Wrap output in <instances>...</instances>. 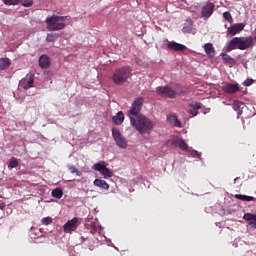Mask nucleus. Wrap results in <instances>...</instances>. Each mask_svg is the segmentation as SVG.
<instances>
[{"label": "nucleus", "mask_w": 256, "mask_h": 256, "mask_svg": "<svg viewBox=\"0 0 256 256\" xmlns=\"http://www.w3.org/2000/svg\"><path fill=\"white\" fill-rule=\"evenodd\" d=\"M35 76L33 74H27L24 79L21 81V85L23 89L27 91V89H31L33 87Z\"/></svg>", "instance_id": "obj_13"}, {"label": "nucleus", "mask_w": 256, "mask_h": 256, "mask_svg": "<svg viewBox=\"0 0 256 256\" xmlns=\"http://www.w3.org/2000/svg\"><path fill=\"white\" fill-rule=\"evenodd\" d=\"M241 113H242L241 111H240V112H238V117L241 115Z\"/></svg>", "instance_id": "obj_43"}, {"label": "nucleus", "mask_w": 256, "mask_h": 256, "mask_svg": "<svg viewBox=\"0 0 256 256\" xmlns=\"http://www.w3.org/2000/svg\"><path fill=\"white\" fill-rule=\"evenodd\" d=\"M77 227H79V218L74 217L63 225V231L64 233H73V231H77Z\"/></svg>", "instance_id": "obj_9"}, {"label": "nucleus", "mask_w": 256, "mask_h": 256, "mask_svg": "<svg viewBox=\"0 0 256 256\" xmlns=\"http://www.w3.org/2000/svg\"><path fill=\"white\" fill-rule=\"evenodd\" d=\"M254 46H255V38H253V36L234 37L229 41L226 47V51L228 53L231 51H235V49H239L240 51H245L247 49H251V47H254Z\"/></svg>", "instance_id": "obj_1"}, {"label": "nucleus", "mask_w": 256, "mask_h": 256, "mask_svg": "<svg viewBox=\"0 0 256 256\" xmlns=\"http://www.w3.org/2000/svg\"><path fill=\"white\" fill-rule=\"evenodd\" d=\"M68 169L70 173L76 174L78 177H81V172L74 165L69 166Z\"/></svg>", "instance_id": "obj_28"}, {"label": "nucleus", "mask_w": 256, "mask_h": 256, "mask_svg": "<svg viewBox=\"0 0 256 256\" xmlns=\"http://www.w3.org/2000/svg\"><path fill=\"white\" fill-rule=\"evenodd\" d=\"M190 31H193V20L187 19L182 28V32L189 33Z\"/></svg>", "instance_id": "obj_22"}, {"label": "nucleus", "mask_w": 256, "mask_h": 256, "mask_svg": "<svg viewBox=\"0 0 256 256\" xmlns=\"http://www.w3.org/2000/svg\"><path fill=\"white\" fill-rule=\"evenodd\" d=\"M114 125H122L125 121V114L123 111H119L115 116L112 117Z\"/></svg>", "instance_id": "obj_18"}, {"label": "nucleus", "mask_w": 256, "mask_h": 256, "mask_svg": "<svg viewBox=\"0 0 256 256\" xmlns=\"http://www.w3.org/2000/svg\"><path fill=\"white\" fill-rule=\"evenodd\" d=\"M52 197H55L56 199H61L63 197V190L61 188H55L52 190Z\"/></svg>", "instance_id": "obj_26"}, {"label": "nucleus", "mask_w": 256, "mask_h": 256, "mask_svg": "<svg viewBox=\"0 0 256 256\" xmlns=\"http://www.w3.org/2000/svg\"><path fill=\"white\" fill-rule=\"evenodd\" d=\"M191 107H192L193 109H201V103L196 102V103H194V104H191Z\"/></svg>", "instance_id": "obj_37"}, {"label": "nucleus", "mask_w": 256, "mask_h": 256, "mask_svg": "<svg viewBox=\"0 0 256 256\" xmlns=\"http://www.w3.org/2000/svg\"><path fill=\"white\" fill-rule=\"evenodd\" d=\"M243 219L248 222L250 229H256V214L245 213Z\"/></svg>", "instance_id": "obj_14"}, {"label": "nucleus", "mask_w": 256, "mask_h": 256, "mask_svg": "<svg viewBox=\"0 0 256 256\" xmlns=\"http://www.w3.org/2000/svg\"><path fill=\"white\" fill-rule=\"evenodd\" d=\"M205 53L208 57H215V48H213V44L207 43L204 45Z\"/></svg>", "instance_id": "obj_21"}, {"label": "nucleus", "mask_w": 256, "mask_h": 256, "mask_svg": "<svg viewBox=\"0 0 256 256\" xmlns=\"http://www.w3.org/2000/svg\"><path fill=\"white\" fill-rule=\"evenodd\" d=\"M190 115H193V117H196V115H199V111L197 109H191L188 111Z\"/></svg>", "instance_id": "obj_36"}, {"label": "nucleus", "mask_w": 256, "mask_h": 256, "mask_svg": "<svg viewBox=\"0 0 256 256\" xmlns=\"http://www.w3.org/2000/svg\"><path fill=\"white\" fill-rule=\"evenodd\" d=\"M65 21H71V16H59L55 14L48 16L45 20L46 29L48 31H63L67 27Z\"/></svg>", "instance_id": "obj_2"}, {"label": "nucleus", "mask_w": 256, "mask_h": 256, "mask_svg": "<svg viewBox=\"0 0 256 256\" xmlns=\"http://www.w3.org/2000/svg\"><path fill=\"white\" fill-rule=\"evenodd\" d=\"M81 241L82 242L85 241V237L81 236Z\"/></svg>", "instance_id": "obj_41"}, {"label": "nucleus", "mask_w": 256, "mask_h": 256, "mask_svg": "<svg viewBox=\"0 0 256 256\" xmlns=\"http://www.w3.org/2000/svg\"><path fill=\"white\" fill-rule=\"evenodd\" d=\"M42 225H51V223H53V218L51 217H44L42 218Z\"/></svg>", "instance_id": "obj_32"}, {"label": "nucleus", "mask_w": 256, "mask_h": 256, "mask_svg": "<svg viewBox=\"0 0 256 256\" xmlns=\"http://www.w3.org/2000/svg\"><path fill=\"white\" fill-rule=\"evenodd\" d=\"M143 103H145V99L143 97H138L132 103L131 109L128 111V117L131 119L132 117H138L141 112V108L143 107Z\"/></svg>", "instance_id": "obj_7"}, {"label": "nucleus", "mask_w": 256, "mask_h": 256, "mask_svg": "<svg viewBox=\"0 0 256 256\" xmlns=\"http://www.w3.org/2000/svg\"><path fill=\"white\" fill-rule=\"evenodd\" d=\"M243 29H245V25L243 23H237L229 27L227 33L231 37H235V35H237V33H241Z\"/></svg>", "instance_id": "obj_12"}, {"label": "nucleus", "mask_w": 256, "mask_h": 256, "mask_svg": "<svg viewBox=\"0 0 256 256\" xmlns=\"http://www.w3.org/2000/svg\"><path fill=\"white\" fill-rule=\"evenodd\" d=\"M0 209H1V211H3L5 209V204L4 203L0 204Z\"/></svg>", "instance_id": "obj_38"}, {"label": "nucleus", "mask_w": 256, "mask_h": 256, "mask_svg": "<svg viewBox=\"0 0 256 256\" xmlns=\"http://www.w3.org/2000/svg\"><path fill=\"white\" fill-rule=\"evenodd\" d=\"M131 125L133 128L136 129V131H139L141 133V135H143V133H147L148 131H151V129H153V122L143 116V115H138L136 117H132L130 119Z\"/></svg>", "instance_id": "obj_3"}, {"label": "nucleus", "mask_w": 256, "mask_h": 256, "mask_svg": "<svg viewBox=\"0 0 256 256\" xmlns=\"http://www.w3.org/2000/svg\"><path fill=\"white\" fill-rule=\"evenodd\" d=\"M16 167H19L17 159L11 160L8 164V169H15Z\"/></svg>", "instance_id": "obj_30"}, {"label": "nucleus", "mask_w": 256, "mask_h": 256, "mask_svg": "<svg viewBox=\"0 0 256 256\" xmlns=\"http://www.w3.org/2000/svg\"><path fill=\"white\" fill-rule=\"evenodd\" d=\"M9 67H11V60L9 58H1L0 69L5 71V69H9Z\"/></svg>", "instance_id": "obj_23"}, {"label": "nucleus", "mask_w": 256, "mask_h": 256, "mask_svg": "<svg viewBox=\"0 0 256 256\" xmlns=\"http://www.w3.org/2000/svg\"><path fill=\"white\" fill-rule=\"evenodd\" d=\"M253 83H255V80L251 79V78H248L246 79L244 82H243V85L245 87H251V85H253Z\"/></svg>", "instance_id": "obj_34"}, {"label": "nucleus", "mask_w": 256, "mask_h": 256, "mask_svg": "<svg viewBox=\"0 0 256 256\" xmlns=\"http://www.w3.org/2000/svg\"><path fill=\"white\" fill-rule=\"evenodd\" d=\"M156 93H158L161 97H168L169 99H175L181 91H179V85H176L175 88H171L169 86L157 87Z\"/></svg>", "instance_id": "obj_5"}, {"label": "nucleus", "mask_w": 256, "mask_h": 256, "mask_svg": "<svg viewBox=\"0 0 256 256\" xmlns=\"http://www.w3.org/2000/svg\"><path fill=\"white\" fill-rule=\"evenodd\" d=\"M111 133L117 147H119L120 149H127L129 143L127 141V138H125V136H123V134L121 133V130H119V128L113 127L111 129Z\"/></svg>", "instance_id": "obj_6"}, {"label": "nucleus", "mask_w": 256, "mask_h": 256, "mask_svg": "<svg viewBox=\"0 0 256 256\" xmlns=\"http://www.w3.org/2000/svg\"><path fill=\"white\" fill-rule=\"evenodd\" d=\"M213 11H215V4L211 1H208L201 10L202 18L207 20L211 15H213Z\"/></svg>", "instance_id": "obj_11"}, {"label": "nucleus", "mask_w": 256, "mask_h": 256, "mask_svg": "<svg viewBox=\"0 0 256 256\" xmlns=\"http://www.w3.org/2000/svg\"><path fill=\"white\" fill-rule=\"evenodd\" d=\"M167 48L170 49V51H185V49H187V46L179 44L175 41H170L167 44Z\"/></svg>", "instance_id": "obj_16"}, {"label": "nucleus", "mask_w": 256, "mask_h": 256, "mask_svg": "<svg viewBox=\"0 0 256 256\" xmlns=\"http://www.w3.org/2000/svg\"><path fill=\"white\" fill-rule=\"evenodd\" d=\"M221 56H222L223 61H225V63H230V64H232L233 61H234L233 58H231V57L229 56V54H222Z\"/></svg>", "instance_id": "obj_31"}, {"label": "nucleus", "mask_w": 256, "mask_h": 256, "mask_svg": "<svg viewBox=\"0 0 256 256\" xmlns=\"http://www.w3.org/2000/svg\"><path fill=\"white\" fill-rule=\"evenodd\" d=\"M58 37H61V34L59 33H49L46 36L47 43H55L57 41Z\"/></svg>", "instance_id": "obj_24"}, {"label": "nucleus", "mask_w": 256, "mask_h": 256, "mask_svg": "<svg viewBox=\"0 0 256 256\" xmlns=\"http://www.w3.org/2000/svg\"><path fill=\"white\" fill-rule=\"evenodd\" d=\"M23 7H33V0H24L22 1Z\"/></svg>", "instance_id": "obj_35"}, {"label": "nucleus", "mask_w": 256, "mask_h": 256, "mask_svg": "<svg viewBox=\"0 0 256 256\" xmlns=\"http://www.w3.org/2000/svg\"><path fill=\"white\" fill-rule=\"evenodd\" d=\"M241 105H243V103H241V101H234L233 103V109L234 111H239V109H241Z\"/></svg>", "instance_id": "obj_33"}, {"label": "nucleus", "mask_w": 256, "mask_h": 256, "mask_svg": "<svg viewBox=\"0 0 256 256\" xmlns=\"http://www.w3.org/2000/svg\"><path fill=\"white\" fill-rule=\"evenodd\" d=\"M39 65L41 69H49L51 66V59L47 55H41L39 58Z\"/></svg>", "instance_id": "obj_17"}, {"label": "nucleus", "mask_w": 256, "mask_h": 256, "mask_svg": "<svg viewBox=\"0 0 256 256\" xmlns=\"http://www.w3.org/2000/svg\"><path fill=\"white\" fill-rule=\"evenodd\" d=\"M93 185H95V187H99L100 189H104L105 191H109V183H107L105 180L95 179Z\"/></svg>", "instance_id": "obj_19"}, {"label": "nucleus", "mask_w": 256, "mask_h": 256, "mask_svg": "<svg viewBox=\"0 0 256 256\" xmlns=\"http://www.w3.org/2000/svg\"><path fill=\"white\" fill-rule=\"evenodd\" d=\"M167 121H169L171 125H174V127H181V121L175 114H169L167 116Z\"/></svg>", "instance_id": "obj_20"}, {"label": "nucleus", "mask_w": 256, "mask_h": 256, "mask_svg": "<svg viewBox=\"0 0 256 256\" xmlns=\"http://www.w3.org/2000/svg\"><path fill=\"white\" fill-rule=\"evenodd\" d=\"M237 179H239V178H235V179H234V183H236V182H237Z\"/></svg>", "instance_id": "obj_42"}, {"label": "nucleus", "mask_w": 256, "mask_h": 256, "mask_svg": "<svg viewBox=\"0 0 256 256\" xmlns=\"http://www.w3.org/2000/svg\"><path fill=\"white\" fill-rule=\"evenodd\" d=\"M223 18L225 19V21H228L230 25H233V16H231V12L229 11L224 12Z\"/></svg>", "instance_id": "obj_27"}, {"label": "nucleus", "mask_w": 256, "mask_h": 256, "mask_svg": "<svg viewBox=\"0 0 256 256\" xmlns=\"http://www.w3.org/2000/svg\"><path fill=\"white\" fill-rule=\"evenodd\" d=\"M136 63H137V65H141V59L136 58Z\"/></svg>", "instance_id": "obj_39"}, {"label": "nucleus", "mask_w": 256, "mask_h": 256, "mask_svg": "<svg viewBox=\"0 0 256 256\" xmlns=\"http://www.w3.org/2000/svg\"><path fill=\"white\" fill-rule=\"evenodd\" d=\"M94 171H98V173L102 174L104 179H109L113 177V172L111 169L107 168V163L105 161H100L93 166Z\"/></svg>", "instance_id": "obj_8"}, {"label": "nucleus", "mask_w": 256, "mask_h": 256, "mask_svg": "<svg viewBox=\"0 0 256 256\" xmlns=\"http://www.w3.org/2000/svg\"><path fill=\"white\" fill-rule=\"evenodd\" d=\"M132 71L129 66L116 69L112 75L113 83H115V85H124V83H127L129 77H131Z\"/></svg>", "instance_id": "obj_4"}, {"label": "nucleus", "mask_w": 256, "mask_h": 256, "mask_svg": "<svg viewBox=\"0 0 256 256\" xmlns=\"http://www.w3.org/2000/svg\"><path fill=\"white\" fill-rule=\"evenodd\" d=\"M172 145L175 147H179L182 151H187L189 149V145L185 143V140L182 138H173L172 139Z\"/></svg>", "instance_id": "obj_15"}, {"label": "nucleus", "mask_w": 256, "mask_h": 256, "mask_svg": "<svg viewBox=\"0 0 256 256\" xmlns=\"http://www.w3.org/2000/svg\"><path fill=\"white\" fill-rule=\"evenodd\" d=\"M23 0H4V5H19Z\"/></svg>", "instance_id": "obj_29"}, {"label": "nucleus", "mask_w": 256, "mask_h": 256, "mask_svg": "<svg viewBox=\"0 0 256 256\" xmlns=\"http://www.w3.org/2000/svg\"><path fill=\"white\" fill-rule=\"evenodd\" d=\"M222 91L223 93H226V95H233L239 93L241 87L239 86V83H226L222 86Z\"/></svg>", "instance_id": "obj_10"}, {"label": "nucleus", "mask_w": 256, "mask_h": 256, "mask_svg": "<svg viewBox=\"0 0 256 256\" xmlns=\"http://www.w3.org/2000/svg\"><path fill=\"white\" fill-rule=\"evenodd\" d=\"M195 155H196L197 157H201V154H199V152H197V151H195Z\"/></svg>", "instance_id": "obj_40"}, {"label": "nucleus", "mask_w": 256, "mask_h": 256, "mask_svg": "<svg viewBox=\"0 0 256 256\" xmlns=\"http://www.w3.org/2000/svg\"><path fill=\"white\" fill-rule=\"evenodd\" d=\"M234 197L235 199H239V201H246V202L255 201V197L247 196L243 194H236Z\"/></svg>", "instance_id": "obj_25"}]
</instances>
